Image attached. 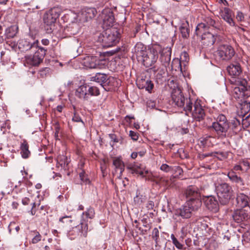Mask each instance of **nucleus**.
<instances>
[{"label": "nucleus", "mask_w": 250, "mask_h": 250, "mask_svg": "<svg viewBox=\"0 0 250 250\" xmlns=\"http://www.w3.org/2000/svg\"><path fill=\"white\" fill-rule=\"evenodd\" d=\"M231 94L233 97L239 102L244 104L246 99L250 97V85L245 79L230 78Z\"/></svg>", "instance_id": "1"}, {"label": "nucleus", "mask_w": 250, "mask_h": 250, "mask_svg": "<svg viewBox=\"0 0 250 250\" xmlns=\"http://www.w3.org/2000/svg\"><path fill=\"white\" fill-rule=\"evenodd\" d=\"M120 32L117 29L113 28L107 29L99 37V41L102 43L104 47H109L115 45L119 41Z\"/></svg>", "instance_id": "2"}, {"label": "nucleus", "mask_w": 250, "mask_h": 250, "mask_svg": "<svg viewBox=\"0 0 250 250\" xmlns=\"http://www.w3.org/2000/svg\"><path fill=\"white\" fill-rule=\"evenodd\" d=\"M215 191L220 203L222 205L228 204L233 196V190L228 183H223L216 186Z\"/></svg>", "instance_id": "3"}, {"label": "nucleus", "mask_w": 250, "mask_h": 250, "mask_svg": "<svg viewBox=\"0 0 250 250\" xmlns=\"http://www.w3.org/2000/svg\"><path fill=\"white\" fill-rule=\"evenodd\" d=\"M211 127L219 138H225L229 131L228 121L226 117L223 114H219L216 121L212 123Z\"/></svg>", "instance_id": "4"}, {"label": "nucleus", "mask_w": 250, "mask_h": 250, "mask_svg": "<svg viewBox=\"0 0 250 250\" xmlns=\"http://www.w3.org/2000/svg\"><path fill=\"white\" fill-rule=\"evenodd\" d=\"M60 15V10L57 7H53L44 13L43 21L48 33L52 32V28Z\"/></svg>", "instance_id": "5"}, {"label": "nucleus", "mask_w": 250, "mask_h": 250, "mask_svg": "<svg viewBox=\"0 0 250 250\" xmlns=\"http://www.w3.org/2000/svg\"><path fill=\"white\" fill-rule=\"evenodd\" d=\"M33 56L27 55L25 56V61L26 63L33 66H38L42 62L46 54V50L43 47H39L35 50Z\"/></svg>", "instance_id": "6"}, {"label": "nucleus", "mask_w": 250, "mask_h": 250, "mask_svg": "<svg viewBox=\"0 0 250 250\" xmlns=\"http://www.w3.org/2000/svg\"><path fill=\"white\" fill-rule=\"evenodd\" d=\"M219 29L220 25L214 19L210 17H206L203 22L199 23L196 26L195 32L197 35H200L204 31H206L210 28Z\"/></svg>", "instance_id": "7"}, {"label": "nucleus", "mask_w": 250, "mask_h": 250, "mask_svg": "<svg viewBox=\"0 0 250 250\" xmlns=\"http://www.w3.org/2000/svg\"><path fill=\"white\" fill-rule=\"evenodd\" d=\"M158 58V52L154 49H149L146 51L142 50V62L146 67H150L154 64Z\"/></svg>", "instance_id": "8"}, {"label": "nucleus", "mask_w": 250, "mask_h": 250, "mask_svg": "<svg viewBox=\"0 0 250 250\" xmlns=\"http://www.w3.org/2000/svg\"><path fill=\"white\" fill-rule=\"evenodd\" d=\"M217 52L219 57L224 61L230 60L235 53L234 48L228 44H221Z\"/></svg>", "instance_id": "9"}, {"label": "nucleus", "mask_w": 250, "mask_h": 250, "mask_svg": "<svg viewBox=\"0 0 250 250\" xmlns=\"http://www.w3.org/2000/svg\"><path fill=\"white\" fill-rule=\"evenodd\" d=\"M38 43V40L35 41L29 37V38L20 40L18 42V47L21 52H26L30 50L33 51L39 47Z\"/></svg>", "instance_id": "10"}, {"label": "nucleus", "mask_w": 250, "mask_h": 250, "mask_svg": "<svg viewBox=\"0 0 250 250\" xmlns=\"http://www.w3.org/2000/svg\"><path fill=\"white\" fill-rule=\"evenodd\" d=\"M192 118L196 121L200 122L205 117V112L200 103L198 101L195 102L192 109V112H189Z\"/></svg>", "instance_id": "11"}, {"label": "nucleus", "mask_w": 250, "mask_h": 250, "mask_svg": "<svg viewBox=\"0 0 250 250\" xmlns=\"http://www.w3.org/2000/svg\"><path fill=\"white\" fill-rule=\"evenodd\" d=\"M84 66L89 68H101L103 64L97 56H88L83 59Z\"/></svg>", "instance_id": "12"}, {"label": "nucleus", "mask_w": 250, "mask_h": 250, "mask_svg": "<svg viewBox=\"0 0 250 250\" xmlns=\"http://www.w3.org/2000/svg\"><path fill=\"white\" fill-rule=\"evenodd\" d=\"M121 85V82L119 80L112 77L106 78L102 87L107 91H115Z\"/></svg>", "instance_id": "13"}, {"label": "nucleus", "mask_w": 250, "mask_h": 250, "mask_svg": "<svg viewBox=\"0 0 250 250\" xmlns=\"http://www.w3.org/2000/svg\"><path fill=\"white\" fill-rule=\"evenodd\" d=\"M184 195L187 200L201 197L200 189L195 186H188L184 191Z\"/></svg>", "instance_id": "14"}, {"label": "nucleus", "mask_w": 250, "mask_h": 250, "mask_svg": "<svg viewBox=\"0 0 250 250\" xmlns=\"http://www.w3.org/2000/svg\"><path fill=\"white\" fill-rule=\"evenodd\" d=\"M221 18L227 22L230 26H235V23L233 20L234 13L229 8L225 7L220 12Z\"/></svg>", "instance_id": "15"}, {"label": "nucleus", "mask_w": 250, "mask_h": 250, "mask_svg": "<svg viewBox=\"0 0 250 250\" xmlns=\"http://www.w3.org/2000/svg\"><path fill=\"white\" fill-rule=\"evenodd\" d=\"M172 101L175 104V105L180 107V106H183V102L186 100L185 98L180 89H173L171 95Z\"/></svg>", "instance_id": "16"}, {"label": "nucleus", "mask_w": 250, "mask_h": 250, "mask_svg": "<svg viewBox=\"0 0 250 250\" xmlns=\"http://www.w3.org/2000/svg\"><path fill=\"white\" fill-rule=\"evenodd\" d=\"M172 101L175 104V105L180 107V106H183V102L186 100L185 98L180 89H173L171 95Z\"/></svg>", "instance_id": "17"}, {"label": "nucleus", "mask_w": 250, "mask_h": 250, "mask_svg": "<svg viewBox=\"0 0 250 250\" xmlns=\"http://www.w3.org/2000/svg\"><path fill=\"white\" fill-rule=\"evenodd\" d=\"M171 49L170 48H163L161 52L160 61L163 65L168 66L171 60Z\"/></svg>", "instance_id": "18"}, {"label": "nucleus", "mask_w": 250, "mask_h": 250, "mask_svg": "<svg viewBox=\"0 0 250 250\" xmlns=\"http://www.w3.org/2000/svg\"><path fill=\"white\" fill-rule=\"evenodd\" d=\"M204 203L206 207L210 211L216 212L218 210V202L214 196H208L205 199Z\"/></svg>", "instance_id": "19"}, {"label": "nucleus", "mask_w": 250, "mask_h": 250, "mask_svg": "<svg viewBox=\"0 0 250 250\" xmlns=\"http://www.w3.org/2000/svg\"><path fill=\"white\" fill-rule=\"evenodd\" d=\"M201 42L205 46L212 45L216 40L214 35L208 31H204L201 33Z\"/></svg>", "instance_id": "20"}, {"label": "nucleus", "mask_w": 250, "mask_h": 250, "mask_svg": "<svg viewBox=\"0 0 250 250\" xmlns=\"http://www.w3.org/2000/svg\"><path fill=\"white\" fill-rule=\"evenodd\" d=\"M228 125L229 131L235 135L240 132L242 128L240 121L236 118L232 119L230 122L228 121Z\"/></svg>", "instance_id": "21"}, {"label": "nucleus", "mask_w": 250, "mask_h": 250, "mask_svg": "<svg viewBox=\"0 0 250 250\" xmlns=\"http://www.w3.org/2000/svg\"><path fill=\"white\" fill-rule=\"evenodd\" d=\"M97 14V10L95 8H87L83 10L80 16V20L83 22L88 21L93 18Z\"/></svg>", "instance_id": "22"}, {"label": "nucleus", "mask_w": 250, "mask_h": 250, "mask_svg": "<svg viewBox=\"0 0 250 250\" xmlns=\"http://www.w3.org/2000/svg\"><path fill=\"white\" fill-rule=\"evenodd\" d=\"M227 71L231 78H240V75L242 73V69L240 64L238 63H231L227 67Z\"/></svg>", "instance_id": "23"}, {"label": "nucleus", "mask_w": 250, "mask_h": 250, "mask_svg": "<svg viewBox=\"0 0 250 250\" xmlns=\"http://www.w3.org/2000/svg\"><path fill=\"white\" fill-rule=\"evenodd\" d=\"M232 218L235 222L239 223L247 220L249 214L244 209H237L233 212Z\"/></svg>", "instance_id": "24"}, {"label": "nucleus", "mask_w": 250, "mask_h": 250, "mask_svg": "<svg viewBox=\"0 0 250 250\" xmlns=\"http://www.w3.org/2000/svg\"><path fill=\"white\" fill-rule=\"evenodd\" d=\"M192 212L190 207H189L186 203L181 208H178L176 210V215L181 216L184 219H188L192 216Z\"/></svg>", "instance_id": "25"}, {"label": "nucleus", "mask_w": 250, "mask_h": 250, "mask_svg": "<svg viewBox=\"0 0 250 250\" xmlns=\"http://www.w3.org/2000/svg\"><path fill=\"white\" fill-rule=\"evenodd\" d=\"M74 231L76 230L78 232V235L86 237L88 231V226L87 221L85 219H82L80 225L74 228Z\"/></svg>", "instance_id": "26"}, {"label": "nucleus", "mask_w": 250, "mask_h": 250, "mask_svg": "<svg viewBox=\"0 0 250 250\" xmlns=\"http://www.w3.org/2000/svg\"><path fill=\"white\" fill-rule=\"evenodd\" d=\"M236 201L237 205L240 208H244L249 206L250 198L243 193H237Z\"/></svg>", "instance_id": "27"}, {"label": "nucleus", "mask_w": 250, "mask_h": 250, "mask_svg": "<svg viewBox=\"0 0 250 250\" xmlns=\"http://www.w3.org/2000/svg\"><path fill=\"white\" fill-rule=\"evenodd\" d=\"M104 24L107 26H112L114 21L113 12L110 10H104L103 12Z\"/></svg>", "instance_id": "28"}, {"label": "nucleus", "mask_w": 250, "mask_h": 250, "mask_svg": "<svg viewBox=\"0 0 250 250\" xmlns=\"http://www.w3.org/2000/svg\"><path fill=\"white\" fill-rule=\"evenodd\" d=\"M88 87L86 84L80 85L76 91V95L81 99L87 100L88 98Z\"/></svg>", "instance_id": "29"}, {"label": "nucleus", "mask_w": 250, "mask_h": 250, "mask_svg": "<svg viewBox=\"0 0 250 250\" xmlns=\"http://www.w3.org/2000/svg\"><path fill=\"white\" fill-rule=\"evenodd\" d=\"M197 100L192 99L190 98H186L185 101L183 102V106H180V108H182L186 112V114L188 115L189 112H192V109L194 106L195 102Z\"/></svg>", "instance_id": "30"}, {"label": "nucleus", "mask_w": 250, "mask_h": 250, "mask_svg": "<svg viewBox=\"0 0 250 250\" xmlns=\"http://www.w3.org/2000/svg\"><path fill=\"white\" fill-rule=\"evenodd\" d=\"M186 204L190 207L192 211L197 210L202 205L201 197L187 200Z\"/></svg>", "instance_id": "31"}, {"label": "nucleus", "mask_w": 250, "mask_h": 250, "mask_svg": "<svg viewBox=\"0 0 250 250\" xmlns=\"http://www.w3.org/2000/svg\"><path fill=\"white\" fill-rule=\"evenodd\" d=\"M57 161L58 164L64 170H67L69 168L70 159L63 155H60L57 157Z\"/></svg>", "instance_id": "32"}, {"label": "nucleus", "mask_w": 250, "mask_h": 250, "mask_svg": "<svg viewBox=\"0 0 250 250\" xmlns=\"http://www.w3.org/2000/svg\"><path fill=\"white\" fill-rule=\"evenodd\" d=\"M227 176L232 182L236 183L238 186L244 185V182L243 179L241 177L238 176L233 170L229 171L228 173Z\"/></svg>", "instance_id": "33"}, {"label": "nucleus", "mask_w": 250, "mask_h": 250, "mask_svg": "<svg viewBox=\"0 0 250 250\" xmlns=\"http://www.w3.org/2000/svg\"><path fill=\"white\" fill-rule=\"evenodd\" d=\"M20 149L21 154L23 158L26 159L29 157L30 151L29 150V145L26 140H22L20 146Z\"/></svg>", "instance_id": "34"}, {"label": "nucleus", "mask_w": 250, "mask_h": 250, "mask_svg": "<svg viewBox=\"0 0 250 250\" xmlns=\"http://www.w3.org/2000/svg\"><path fill=\"white\" fill-rule=\"evenodd\" d=\"M79 25L77 23H72L64 29V32L69 36L74 35L79 32Z\"/></svg>", "instance_id": "35"}, {"label": "nucleus", "mask_w": 250, "mask_h": 250, "mask_svg": "<svg viewBox=\"0 0 250 250\" xmlns=\"http://www.w3.org/2000/svg\"><path fill=\"white\" fill-rule=\"evenodd\" d=\"M179 29L182 38L188 39L189 37L190 30L189 28V23L187 21L182 23Z\"/></svg>", "instance_id": "36"}, {"label": "nucleus", "mask_w": 250, "mask_h": 250, "mask_svg": "<svg viewBox=\"0 0 250 250\" xmlns=\"http://www.w3.org/2000/svg\"><path fill=\"white\" fill-rule=\"evenodd\" d=\"M107 76L104 73H97L94 76L90 78V81L100 83L101 85L104 84V82L106 80Z\"/></svg>", "instance_id": "37"}, {"label": "nucleus", "mask_w": 250, "mask_h": 250, "mask_svg": "<svg viewBox=\"0 0 250 250\" xmlns=\"http://www.w3.org/2000/svg\"><path fill=\"white\" fill-rule=\"evenodd\" d=\"M157 70L155 66L145 70L142 73V81L149 80L152 73H155Z\"/></svg>", "instance_id": "38"}, {"label": "nucleus", "mask_w": 250, "mask_h": 250, "mask_svg": "<svg viewBox=\"0 0 250 250\" xmlns=\"http://www.w3.org/2000/svg\"><path fill=\"white\" fill-rule=\"evenodd\" d=\"M154 87L153 83L150 80L142 81V89H145L149 93H152Z\"/></svg>", "instance_id": "39"}, {"label": "nucleus", "mask_w": 250, "mask_h": 250, "mask_svg": "<svg viewBox=\"0 0 250 250\" xmlns=\"http://www.w3.org/2000/svg\"><path fill=\"white\" fill-rule=\"evenodd\" d=\"M127 168L134 175L139 176L141 175V164H130L127 166Z\"/></svg>", "instance_id": "40"}, {"label": "nucleus", "mask_w": 250, "mask_h": 250, "mask_svg": "<svg viewBox=\"0 0 250 250\" xmlns=\"http://www.w3.org/2000/svg\"><path fill=\"white\" fill-rule=\"evenodd\" d=\"M201 144L205 146L209 147L213 145V141L215 138L211 136H207L200 138Z\"/></svg>", "instance_id": "41"}, {"label": "nucleus", "mask_w": 250, "mask_h": 250, "mask_svg": "<svg viewBox=\"0 0 250 250\" xmlns=\"http://www.w3.org/2000/svg\"><path fill=\"white\" fill-rule=\"evenodd\" d=\"M150 220L149 218H144L142 220V234L146 233L151 228Z\"/></svg>", "instance_id": "42"}, {"label": "nucleus", "mask_w": 250, "mask_h": 250, "mask_svg": "<svg viewBox=\"0 0 250 250\" xmlns=\"http://www.w3.org/2000/svg\"><path fill=\"white\" fill-rule=\"evenodd\" d=\"M18 27L12 26L6 29L5 35L7 38H13L18 33Z\"/></svg>", "instance_id": "43"}, {"label": "nucleus", "mask_w": 250, "mask_h": 250, "mask_svg": "<svg viewBox=\"0 0 250 250\" xmlns=\"http://www.w3.org/2000/svg\"><path fill=\"white\" fill-rule=\"evenodd\" d=\"M171 69L176 71L182 72L181 62L178 58H174L172 61L171 64Z\"/></svg>", "instance_id": "44"}, {"label": "nucleus", "mask_w": 250, "mask_h": 250, "mask_svg": "<svg viewBox=\"0 0 250 250\" xmlns=\"http://www.w3.org/2000/svg\"><path fill=\"white\" fill-rule=\"evenodd\" d=\"M79 177L80 179V182H78L77 184L82 185L84 184L86 185L90 183V180L88 178V175L85 173L84 170H82L81 172H79Z\"/></svg>", "instance_id": "45"}, {"label": "nucleus", "mask_w": 250, "mask_h": 250, "mask_svg": "<svg viewBox=\"0 0 250 250\" xmlns=\"http://www.w3.org/2000/svg\"><path fill=\"white\" fill-rule=\"evenodd\" d=\"M113 165L116 169L120 170V174H122L125 169V166L123 161L120 158H116L114 160Z\"/></svg>", "instance_id": "46"}, {"label": "nucleus", "mask_w": 250, "mask_h": 250, "mask_svg": "<svg viewBox=\"0 0 250 250\" xmlns=\"http://www.w3.org/2000/svg\"><path fill=\"white\" fill-rule=\"evenodd\" d=\"M30 233L32 235L34 236L31 241V243L34 244H37L41 240L42 236L37 230L31 231Z\"/></svg>", "instance_id": "47"}, {"label": "nucleus", "mask_w": 250, "mask_h": 250, "mask_svg": "<svg viewBox=\"0 0 250 250\" xmlns=\"http://www.w3.org/2000/svg\"><path fill=\"white\" fill-rule=\"evenodd\" d=\"M142 178H144L146 180L154 181V177L151 171L148 170H142Z\"/></svg>", "instance_id": "48"}, {"label": "nucleus", "mask_w": 250, "mask_h": 250, "mask_svg": "<svg viewBox=\"0 0 250 250\" xmlns=\"http://www.w3.org/2000/svg\"><path fill=\"white\" fill-rule=\"evenodd\" d=\"M95 210L93 208L90 207L87 210L82 213V219H84V216L85 215L87 218L93 219L95 216Z\"/></svg>", "instance_id": "49"}, {"label": "nucleus", "mask_w": 250, "mask_h": 250, "mask_svg": "<svg viewBox=\"0 0 250 250\" xmlns=\"http://www.w3.org/2000/svg\"><path fill=\"white\" fill-rule=\"evenodd\" d=\"M213 156L212 157L213 158H216L217 159L219 160H223L226 158H227L228 154L227 152H222V151H215L213 152Z\"/></svg>", "instance_id": "50"}, {"label": "nucleus", "mask_w": 250, "mask_h": 250, "mask_svg": "<svg viewBox=\"0 0 250 250\" xmlns=\"http://www.w3.org/2000/svg\"><path fill=\"white\" fill-rule=\"evenodd\" d=\"M88 96H97L100 95V92L99 89L96 86L88 87Z\"/></svg>", "instance_id": "51"}, {"label": "nucleus", "mask_w": 250, "mask_h": 250, "mask_svg": "<svg viewBox=\"0 0 250 250\" xmlns=\"http://www.w3.org/2000/svg\"><path fill=\"white\" fill-rule=\"evenodd\" d=\"M250 114L248 115L245 117V119H242L241 125L242 126V128H247L249 127L250 125Z\"/></svg>", "instance_id": "52"}, {"label": "nucleus", "mask_w": 250, "mask_h": 250, "mask_svg": "<svg viewBox=\"0 0 250 250\" xmlns=\"http://www.w3.org/2000/svg\"><path fill=\"white\" fill-rule=\"evenodd\" d=\"M171 238L172 239V243L177 249L179 250H182L183 249V245L178 241V240L174 236V234H171Z\"/></svg>", "instance_id": "53"}, {"label": "nucleus", "mask_w": 250, "mask_h": 250, "mask_svg": "<svg viewBox=\"0 0 250 250\" xmlns=\"http://www.w3.org/2000/svg\"><path fill=\"white\" fill-rule=\"evenodd\" d=\"M160 169L166 172H172L173 167L166 164H163L160 167Z\"/></svg>", "instance_id": "54"}, {"label": "nucleus", "mask_w": 250, "mask_h": 250, "mask_svg": "<svg viewBox=\"0 0 250 250\" xmlns=\"http://www.w3.org/2000/svg\"><path fill=\"white\" fill-rule=\"evenodd\" d=\"M240 164L242 167V168L243 169L244 171H247L250 167V164L249 162L247 160H243L240 162Z\"/></svg>", "instance_id": "55"}, {"label": "nucleus", "mask_w": 250, "mask_h": 250, "mask_svg": "<svg viewBox=\"0 0 250 250\" xmlns=\"http://www.w3.org/2000/svg\"><path fill=\"white\" fill-rule=\"evenodd\" d=\"M32 205V208L30 210V213L32 215L36 214L37 208L39 207L40 204H37L35 202L31 203L30 204Z\"/></svg>", "instance_id": "56"}, {"label": "nucleus", "mask_w": 250, "mask_h": 250, "mask_svg": "<svg viewBox=\"0 0 250 250\" xmlns=\"http://www.w3.org/2000/svg\"><path fill=\"white\" fill-rule=\"evenodd\" d=\"M174 172L177 175H180L182 174L183 171L182 168L179 166H175L173 167L172 172Z\"/></svg>", "instance_id": "57"}, {"label": "nucleus", "mask_w": 250, "mask_h": 250, "mask_svg": "<svg viewBox=\"0 0 250 250\" xmlns=\"http://www.w3.org/2000/svg\"><path fill=\"white\" fill-rule=\"evenodd\" d=\"M152 237L155 240L156 243H157L158 239L159 237V232L157 228H154L152 231Z\"/></svg>", "instance_id": "58"}, {"label": "nucleus", "mask_w": 250, "mask_h": 250, "mask_svg": "<svg viewBox=\"0 0 250 250\" xmlns=\"http://www.w3.org/2000/svg\"><path fill=\"white\" fill-rule=\"evenodd\" d=\"M213 152L211 153H199L198 154V157L201 160L205 159L206 158L208 157L213 156Z\"/></svg>", "instance_id": "59"}, {"label": "nucleus", "mask_w": 250, "mask_h": 250, "mask_svg": "<svg viewBox=\"0 0 250 250\" xmlns=\"http://www.w3.org/2000/svg\"><path fill=\"white\" fill-rule=\"evenodd\" d=\"M213 152L211 153H199L198 154V157L201 160L205 159L206 158L208 157L213 156Z\"/></svg>", "instance_id": "60"}, {"label": "nucleus", "mask_w": 250, "mask_h": 250, "mask_svg": "<svg viewBox=\"0 0 250 250\" xmlns=\"http://www.w3.org/2000/svg\"><path fill=\"white\" fill-rule=\"evenodd\" d=\"M242 110H243L245 113L249 112L250 111V102H244L242 104Z\"/></svg>", "instance_id": "61"}, {"label": "nucleus", "mask_w": 250, "mask_h": 250, "mask_svg": "<svg viewBox=\"0 0 250 250\" xmlns=\"http://www.w3.org/2000/svg\"><path fill=\"white\" fill-rule=\"evenodd\" d=\"M140 48L141 44L139 42L137 43L134 47V51L137 58L139 57L141 55V51L140 50Z\"/></svg>", "instance_id": "62"}, {"label": "nucleus", "mask_w": 250, "mask_h": 250, "mask_svg": "<svg viewBox=\"0 0 250 250\" xmlns=\"http://www.w3.org/2000/svg\"><path fill=\"white\" fill-rule=\"evenodd\" d=\"M129 136L131 139L134 141H137L139 138V134L133 131H130Z\"/></svg>", "instance_id": "63"}, {"label": "nucleus", "mask_w": 250, "mask_h": 250, "mask_svg": "<svg viewBox=\"0 0 250 250\" xmlns=\"http://www.w3.org/2000/svg\"><path fill=\"white\" fill-rule=\"evenodd\" d=\"M236 19L238 21H242L244 20V15L242 12L238 11L236 15Z\"/></svg>", "instance_id": "64"}]
</instances>
